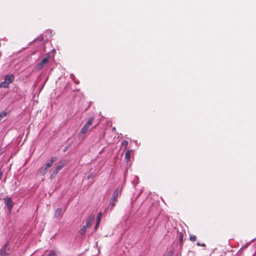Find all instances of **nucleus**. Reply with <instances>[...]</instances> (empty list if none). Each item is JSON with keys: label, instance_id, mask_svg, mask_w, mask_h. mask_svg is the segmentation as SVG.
<instances>
[{"label": "nucleus", "instance_id": "obj_18", "mask_svg": "<svg viewBox=\"0 0 256 256\" xmlns=\"http://www.w3.org/2000/svg\"><path fill=\"white\" fill-rule=\"evenodd\" d=\"M102 212H99L97 216V218H96V222H100V220L102 218Z\"/></svg>", "mask_w": 256, "mask_h": 256}, {"label": "nucleus", "instance_id": "obj_22", "mask_svg": "<svg viewBox=\"0 0 256 256\" xmlns=\"http://www.w3.org/2000/svg\"><path fill=\"white\" fill-rule=\"evenodd\" d=\"M100 223V222H96V224L95 226V227H94V229H95L96 230L98 229V228L99 226Z\"/></svg>", "mask_w": 256, "mask_h": 256}, {"label": "nucleus", "instance_id": "obj_14", "mask_svg": "<svg viewBox=\"0 0 256 256\" xmlns=\"http://www.w3.org/2000/svg\"><path fill=\"white\" fill-rule=\"evenodd\" d=\"M58 172H59V171L56 168H55L53 170L52 173L50 176V178L52 179V178H54L57 175V174L58 173Z\"/></svg>", "mask_w": 256, "mask_h": 256}, {"label": "nucleus", "instance_id": "obj_8", "mask_svg": "<svg viewBox=\"0 0 256 256\" xmlns=\"http://www.w3.org/2000/svg\"><path fill=\"white\" fill-rule=\"evenodd\" d=\"M14 76L13 74L8 75L5 77L4 80L7 82L8 84H10L14 80Z\"/></svg>", "mask_w": 256, "mask_h": 256}, {"label": "nucleus", "instance_id": "obj_7", "mask_svg": "<svg viewBox=\"0 0 256 256\" xmlns=\"http://www.w3.org/2000/svg\"><path fill=\"white\" fill-rule=\"evenodd\" d=\"M67 164V162L66 160H61L59 162L58 164L56 166V168L58 171L62 170L66 164Z\"/></svg>", "mask_w": 256, "mask_h": 256}, {"label": "nucleus", "instance_id": "obj_15", "mask_svg": "<svg viewBox=\"0 0 256 256\" xmlns=\"http://www.w3.org/2000/svg\"><path fill=\"white\" fill-rule=\"evenodd\" d=\"M9 84L7 82L4 81L0 83V88H8Z\"/></svg>", "mask_w": 256, "mask_h": 256}, {"label": "nucleus", "instance_id": "obj_13", "mask_svg": "<svg viewBox=\"0 0 256 256\" xmlns=\"http://www.w3.org/2000/svg\"><path fill=\"white\" fill-rule=\"evenodd\" d=\"M132 152V150H128L126 152L124 156L125 159L128 161L130 157V152Z\"/></svg>", "mask_w": 256, "mask_h": 256}, {"label": "nucleus", "instance_id": "obj_6", "mask_svg": "<svg viewBox=\"0 0 256 256\" xmlns=\"http://www.w3.org/2000/svg\"><path fill=\"white\" fill-rule=\"evenodd\" d=\"M57 158L56 157H52L50 158V162L46 163L44 167L48 170L52 166L53 163L55 162Z\"/></svg>", "mask_w": 256, "mask_h": 256}, {"label": "nucleus", "instance_id": "obj_11", "mask_svg": "<svg viewBox=\"0 0 256 256\" xmlns=\"http://www.w3.org/2000/svg\"><path fill=\"white\" fill-rule=\"evenodd\" d=\"M56 253L52 250L46 252L42 256H56Z\"/></svg>", "mask_w": 256, "mask_h": 256}, {"label": "nucleus", "instance_id": "obj_17", "mask_svg": "<svg viewBox=\"0 0 256 256\" xmlns=\"http://www.w3.org/2000/svg\"><path fill=\"white\" fill-rule=\"evenodd\" d=\"M190 240L192 242H194L196 240V236L194 235H190Z\"/></svg>", "mask_w": 256, "mask_h": 256}, {"label": "nucleus", "instance_id": "obj_19", "mask_svg": "<svg viewBox=\"0 0 256 256\" xmlns=\"http://www.w3.org/2000/svg\"><path fill=\"white\" fill-rule=\"evenodd\" d=\"M180 245L182 244V238H183V235L180 234Z\"/></svg>", "mask_w": 256, "mask_h": 256}, {"label": "nucleus", "instance_id": "obj_5", "mask_svg": "<svg viewBox=\"0 0 256 256\" xmlns=\"http://www.w3.org/2000/svg\"><path fill=\"white\" fill-rule=\"evenodd\" d=\"M4 200H5V203H6V204L8 208V210H10L13 206L11 198H4Z\"/></svg>", "mask_w": 256, "mask_h": 256}, {"label": "nucleus", "instance_id": "obj_9", "mask_svg": "<svg viewBox=\"0 0 256 256\" xmlns=\"http://www.w3.org/2000/svg\"><path fill=\"white\" fill-rule=\"evenodd\" d=\"M8 242H7L0 249V256H6L8 254L6 252V248L8 246Z\"/></svg>", "mask_w": 256, "mask_h": 256}, {"label": "nucleus", "instance_id": "obj_2", "mask_svg": "<svg viewBox=\"0 0 256 256\" xmlns=\"http://www.w3.org/2000/svg\"><path fill=\"white\" fill-rule=\"evenodd\" d=\"M94 214H91L90 216H88V219L86 220V225L83 226L79 231L80 234L82 235L85 234L86 232V231L87 228H90L92 224V222L94 221Z\"/></svg>", "mask_w": 256, "mask_h": 256}, {"label": "nucleus", "instance_id": "obj_3", "mask_svg": "<svg viewBox=\"0 0 256 256\" xmlns=\"http://www.w3.org/2000/svg\"><path fill=\"white\" fill-rule=\"evenodd\" d=\"M121 194V190L119 188H117L113 192L112 196L111 198L112 201V207H114L115 206L114 203L117 202V198L118 196H120Z\"/></svg>", "mask_w": 256, "mask_h": 256}, {"label": "nucleus", "instance_id": "obj_12", "mask_svg": "<svg viewBox=\"0 0 256 256\" xmlns=\"http://www.w3.org/2000/svg\"><path fill=\"white\" fill-rule=\"evenodd\" d=\"M62 210L61 208H58L56 211H55V212H54V216L55 217H58L59 216H60L62 214Z\"/></svg>", "mask_w": 256, "mask_h": 256}, {"label": "nucleus", "instance_id": "obj_21", "mask_svg": "<svg viewBox=\"0 0 256 256\" xmlns=\"http://www.w3.org/2000/svg\"><path fill=\"white\" fill-rule=\"evenodd\" d=\"M174 256V252L172 251H169L168 254H167V255L166 256Z\"/></svg>", "mask_w": 256, "mask_h": 256}, {"label": "nucleus", "instance_id": "obj_23", "mask_svg": "<svg viewBox=\"0 0 256 256\" xmlns=\"http://www.w3.org/2000/svg\"><path fill=\"white\" fill-rule=\"evenodd\" d=\"M116 128H115V127H113V128H112V132H114V131H116Z\"/></svg>", "mask_w": 256, "mask_h": 256}, {"label": "nucleus", "instance_id": "obj_16", "mask_svg": "<svg viewBox=\"0 0 256 256\" xmlns=\"http://www.w3.org/2000/svg\"><path fill=\"white\" fill-rule=\"evenodd\" d=\"M128 142L126 140H122V146L125 148L127 147V146H128Z\"/></svg>", "mask_w": 256, "mask_h": 256}, {"label": "nucleus", "instance_id": "obj_1", "mask_svg": "<svg viewBox=\"0 0 256 256\" xmlns=\"http://www.w3.org/2000/svg\"><path fill=\"white\" fill-rule=\"evenodd\" d=\"M94 120V116H92L88 118V122L84 124L83 127L81 128L80 131L78 134V136L79 138L84 137V135L88 132V131L90 129V126H92Z\"/></svg>", "mask_w": 256, "mask_h": 256}, {"label": "nucleus", "instance_id": "obj_10", "mask_svg": "<svg viewBox=\"0 0 256 256\" xmlns=\"http://www.w3.org/2000/svg\"><path fill=\"white\" fill-rule=\"evenodd\" d=\"M48 171V170L44 167L40 168L38 170V173L40 176H44Z\"/></svg>", "mask_w": 256, "mask_h": 256}, {"label": "nucleus", "instance_id": "obj_20", "mask_svg": "<svg viewBox=\"0 0 256 256\" xmlns=\"http://www.w3.org/2000/svg\"><path fill=\"white\" fill-rule=\"evenodd\" d=\"M196 245L198 246H202V247H205L206 246L205 244H204V243L200 244L199 242H197Z\"/></svg>", "mask_w": 256, "mask_h": 256}, {"label": "nucleus", "instance_id": "obj_4", "mask_svg": "<svg viewBox=\"0 0 256 256\" xmlns=\"http://www.w3.org/2000/svg\"><path fill=\"white\" fill-rule=\"evenodd\" d=\"M48 57L44 58H43L42 61L37 64V66H36L37 68H38L39 70L42 69L44 68V66L46 63H48Z\"/></svg>", "mask_w": 256, "mask_h": 256}]
</instances>
